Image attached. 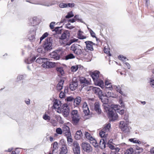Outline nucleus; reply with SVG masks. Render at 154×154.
<instances>
[{
	"label": "nucleus",
	"mask_w": 154,
	"mask_h": 154,
	"mask_svg": "<svg viewBox=\"0 0 154 154\" xmlns=\"http://www.w3.org/2000/svg\"><path fill=\"white\" fill-rule=\"evenodd\" d=\"M73 149L75 154H80V147L79 144L77 142H74Z\"/></svg>",
	"instance_id": "nucleus-8"
},
{
	"label": "nucleus",
	"mask_w": 154,
	"mask_h": 154,
	"mask_svg": "<svg viewBox=\"0 0 154 154\" xmlns=\"http://www.w3.org/2000/svg\"><path fill=\"white\" fill-rule=\"evenodd\" d=\"M49 68H53L55 66H56L57 65V63L53 62H48Z\"/></svg>",
	"instance_id": "nucleus-37"
},
{
	"label": "nucleus",
	"mask_w": 154,
	"mask_h": 154,
	"mask_svg": "<svg viewBox=\"0 0 154 154\" xmlns=\"http://www.w3.org/2000/svg\"><path fill=\"white\" fill-rule=\"evenodd\" d=\"M82 136V133L81 130L77 131L74 136L75 139L76 140H79L81 139Z\"/></svg>",
	"instance_id": "nucleus-16"
},
{
	"label": "nucleus",
	"mask_w": 154,
	"mask_h": 154,
	"mask_svg": "<svg viewBox=\"0 0 154 154\" xmlns=\"http://www.w3.org/2000/svg\"><path fill=\"white\" fill-rule=\"evenodd\" d=\"M67 8H73L75 6V4L74 3H67Z\"/></svg>",
	"instance_id": "nucleus-54"
},
{
	"label": "nucleus",
	"mask_w": 154,
	"mask_h": 154,
	"mask_svg": "<svg viewBox=\"0 0 154 154\" xmlns=\"http://www.w3.org/2000/svg\"><path fill=\"white\" fill-rule=\"evenodd\" d=\"M68 91V88L67 87H65L64 88V92L61 91L59 95V97L61 98H63L65 97V94L67 93Z\"/></svg>",
	"instance_id": "nucleus-20"
},
{
	"label": "nucleus",
	"mask_w": 154,
	"mask_h": 154,
	"mask_svg": "<svg viewBox=\"0 0 154 154\" xmlns=\"http://www.w3.org/2000/svg\"><path fill=\"white\" fill-rule=\"evenodd\" d=\"M59 6L61 8H67V3H61L59 4Z\"/></svg>",
	"instance_id": "nucleus-49"
},
{
	"label": "nucleus",
	"mask_w": 154,
	"mask_h": 154,
	"mask_svg": "<svg viewBox=\"0 0 154 154\" xmlns=\"http://www.w3.org/2000/svg\"><path fill=\"white\" fill-rule=\"evenodd\" d=\"M43 118L44 119L47 121H49L50 120V118L49 116L45 114L43 115Z\"/></svg>",
	"instance_id": "nucleus-50"
},
{
	"label": "nucleus",
	"mask_w": 154,
	"mask_h": 154,
	"mask_svg": "<svg viewBox=\"0 0 154 154\" xmlns=\"http://www.w3.org/2000/svg\"><path fill=\"white\" fill-rule=\"evenodd\" d=\"M150 153L151 154H154V147L150 149Z\"/></svg>",
	"instance_id": "nucleus-64"
},
{
	"label": "nucleus",
	"mask_w": 154,
	"mask_h": 154,
	"mask_svg": "<svg viewBox=\"0 0 154 154\" xmlns=\"http://www.w3.org/2000/svg\"><path fill=\"white\" fill-rule=\"evenodd\" d=\"M129 140L130 141L134 143H138L140 144L141 143L140 141L137 140L136 138L130 139Z\"/></svg>",
	"instance_id": "nucleus-32"
},
{
	"label": "nucleus",
	"mask_w": 154,
	"mask_h": 154,
	"mask_svg": "<svg viewBox=\"0 0 154 154\" xmlns=\"http://www.w3.org/2000/svg\"><path fill=\"white\" fill-rule=\"evenodd\" d=\"M72 121L75 124H77L79 121L80 117L78 115L74 116H72Z\"/></svg>",
	"instance_id": "nucleus-27"
},
{
	"label": "nucleus",
	"mask_w": 154,
	"mask_h": 154,
	"mask_svg": "<svg viewBox=\"0 0 154 154\" xmlns=\"http://www.w3.org/2000/svg\"><path fill=\"white\" fill-rule=\"evenodd\" d=\"M59 103H60V101H59L57 99H54V104L52 108L54 109H56L57 112L60 113L61 112V110L60 108V105L59 104Z\"/></svg>",
	"instance_id": "nucleus-7"
},
{
	"label": "nucleus",
	"mask_w": 154,
	"mask_h": 154,
	"mask_svg": "<svg viewBox=\"0 0 154 154\" xmlns=\"http://www.w3.org/2000/svg\"><path fill=\"white\" fill-rule=\"evenodd\" d=\"M66 100L68 102H70L74 100V98L70 96L67 97Z\"/></svg>",
	"instance_id": "nucleus-53"
},
{
	"label": "nucleus",
	"mask_w": 154,
	"mask_h": 154,
	"mask_svg": "<svg viewBox=\"0 0 154 154\" xmlns=\"http://www.w3.org/2000/svg\"><path fill=\"white\" fill-rule=\"evenodd\" d=\"M105 131L102 130L101 131L99 132V134L100 136L102 138H104L105 139L104 140H105V141H107V134H105Z\"/></svg>",
	"instance_id": "nucleus-22"
},
{
	"label": "nucleus",
	"mask_w": 154,
	"mask_h": 154,
	"mask_svg": "<svg viewBox=\"0 0 154 154\" xmlns=\"http://www.w3.org/2000/svg\"><path fill=\"white\" fill-rule=\"evenodd\" d=\"M46 60H47V58L39 57L36 60V61L37 63L41 64L44 63V62H45Z\"/></svg>",
	"instance_id": "nucleus-25"
},
{
	"label": "nucleus",
	"mask_w": 154,
	"mask_h": 154,
	"mask_svg": "<svg viewBox=\"0 0 154 154\" xmlns=\"http://www.w3.org/2000/svg\"><path fill=\"white\" fill-rule=\"evenodd\" d=\"M100 74V72L99 71H95L93 72H91L90 75L92 77L94 81L97 79L99 77Z\"/></svg>",
	"instance_id": "nucleus-9"
},
{
	"label": "nucleus",
	"mask_w": 154,
	"mask_h": 154,
	"mask_svg": "<svg viewBox=\"0 0 154 154\" xmlns=\"http://www.w3.org/2000/svg\"><path fill=\"white\" fill-rule=\"evenodd\" d=\"M78 86V83L77 81H73L70 85V88L72 91L75 90Z\"/></svg>",
	"instance_id": "nucleus-15"
},
{
	"label": "nucleus",
	"mask_w": 154,
	"mask_h": 154,
	"mask_svg": "<svg viewBox=\"0 0 154 154\" xmlns=\"http://www.w3.org/2000/svg\"><path fill=\"white\" fill-rule=\"evenodd\" d=\"M80 81L81 83L84 84L85 85H88L89 84V82L84 77L80 78Z\"/></svg>",
	"instance_id": "nucleus-28"
},
{
	"label": "nucleus",
	"mask_w": 154,
	"mask_h": 154,
	"mask_svg": "<svg viewBox=\"0 0 154 154\" xmlns=\"http://www.w3.org/2000/svg\"><path fill=\"white\" fill-rule=\"evenodd\" d=\"M110 128V124H108L103 128V130L105 131V132H108L109 131Z\"/></svg>",
	"instance_id": "nucleus-40"
},
{
	"label": "nucleus",
	"mask_w": 154,
	"mask_h": 154,
	"mask_svg": "<svg viewBox=\"0 0 154 154\" xmlns=\"http://www.w3.org/2000/svg\"><path fill=\"white\" fill-rule=\"evenodd\" d=\"M85 135L86 138L89 140L90 141L94 138L93 136L88 132L87 131H85Z\"/></svg>",
	"instance_id": "nucleus-29"
},
{
	"label": "nucleus",
	"mask_w": 154,
	"mask_h": 154,
	"mask_svg": "<svg viewBox=\"0 0 154 154\" xmlns=\"http://www.w3.org/2000/svg\"><path fill=\"white\" fill-rule=\"evenodd\" d=\"M118 57L120 60L123 61H125L126 59V58L123 57L122 55H120Z\"/></svg>",
	"instance_id": "nucleus-57"
},
{
	"label": "nucleus",
	"mask_w": 154,
	"mask_h": 154,
	"mask_svg": "<svg viewBox=\"0 0 154 154\" xmlns=\"http://www.w3.org/2000/svg\"><path fill=\"white\" fill-rule=\"evenodd\" d=\"M70 36V32L68 30H66L62 34L59 38L60 40H64L69 38Z\"/></svg>",
	"instance_id": "nucleus-11"
},
{
	"label": "nucleus",
	"mask_w": 154,
	"mask_h": 154,
	"mask_svg": "<svg viewBox=\"0 0 154 154\" xmlns=\"http://www.w3.org/2000/svg\"><path fill=\"white\" fill-rule=\"evenodd\" d=\"M90 32L92 37H93L96 38L95 33L92 30H90Z\"/></svg>",
	"instance_id": "nucleus-59"
},
{
	"label": "nucleus",
	"mask_w": 154,
	"mask_h": 154,
	"mask_svg": "<svg viewBox=\"0 0 154 154\" xmlns=\"http://www.w3.org/2000/svg\"><path fill=\"white\" fill-rule=\"evenodd\" d=\"M71 115L72 116H74L78 115V111L77 110H73L71 112Z\"/></svg>",
	"instance_id": "nucleus-52"
},
{
	"label": "nucleus",
	"mask_w": 154,
	"mask_h": 154,
	"mask_svg": "<svg viewBox=\"0 0 154 154\" xmlns=\"http://www.w3.org/2000/svg\"><path fill=\"white\" fill-rule=\"evenodd\" d=\"M77 40V39H71L70 41V42H68L67 40H61L60 42L61 44L64 46H66V45H70L72 43L76 42Z\"/></svg>",
	"instance_id": "nucleus-10"
},
{
	"label": "nucleus",
	"mask_w": 154,
	"mask_h": 154,
	"mask_svg": "<svg viewBox=\"0 0 154 154\" xmlns=\"http://www.w3.org/2000/svg\"><path fill=\"white\" fill-rule=\"evenodd\" d=\"M128 121L126 120H124L121 121L119 123V127L122 131L125 132L129 131L128 127Z\"/></svg>",
	"instance_id": "nucleus-4"
},
{
	"label": "nucleus",
	"mask_w": 154,
	"mask_h": 154,
	"mask_svg": "<svg viewBox=\"0 0 154 154\" xmlns=\"http://www.w3.org/2000/svg\"><path fill=\"white\" fill-rule=\"evenodd\" d=\"M94 109L98 114L101 113V110L100 107V105L98 103H96L94 104Z\"/></svg>",
	"instance_id": "nucleus-18"
},
{
	"label": "nucleus",
	"mask_w": 154,
	"mask_h": 154,
	"mask_svg": "<svg viewBox=\"0 0 154 154\" xmlns=\"http://www.w3.org/2000/svg\"><path fill=\"white\" fill-rule=\"evenodd\" d=\"M143 149L137 146L135 150V154H139L143 152Z\"/></svg>",
	"instance_id": "nucleus-31"
},
{
	"label": "nucleus",
	"mask_w": 154,
	"mask_h": 154,
	"mask_svg": "<svg viewBox=\"0 0 154 154\" xmlns=\"http://www.w3.org/2000/svg\"><path fill=\"white\" fill-rule=\"evenodd\" d=\"M150 85L152 87L154 88V76L150 79Z\"/></svg>",
	"instance_id": "nucleus-47"
},
{
	"label": "nucleus",
	"mask_w": 154,
	"mask_h": 154,
	"mask_svg": "<svg viewBox=\"0 0 154 154\" xmlns=\"http://www.w3.org/2000/svg\"><path fill=\"white\" fill-rule=\"evenodd\" d=\"M119 112L120 114L121 115H122L123 114L124 112V111L123 109H121V110H119L117 112Z\"/></svg>",
	"instance_id": "nucleus-63"
},
{
	"label": "nucleus",
	"mask_w": 154,
	"mask_h": 154,
	"mask_svg": "<svg viewBox=\"0 0 154 154\" xmlns=\"http://www.w3.org/2000/svg\"><path fill=\"white\" fill-rule=\"evenodd\" d=\"M74 18H75L76 19L78 20L79 21H81L82 20V19L79 17V15H76L74 17Z\"/></svg>",
	"instance_id": "nucleus-60"
},
{
	"label": "nucleus",
	"mask_w": 154,
	"mask_h": 154,
	"mask_svg": "<svg viewBox=\"0 0 154 154\" xmlns=\"http://www.w3.org/2000/svg\"><path fill=\"white\" fill-rule=\"evenodd\" d=\"M104 51L105 53L107 54L109 56H111V54L109 53V48L106 47H105Z\"/></svg>",
	"instance_id": "nucleus-45"
},
{
	"label": "nucleus",
	"mask_w": 154,
	"mask_h": 154,
	"mask_svg": "<svg viewBox=\"0 0 154 154\" xmlns=\"http://www.w3.org/2000/svg\"><path fill=\"white\" fill-rule=\"evenodd\" d=\"M81 98L79 97H77L75 99H74V104L76 106L79 105L81 101Z\"/></svg>",
	"instance_id": "nucleus-23"
},
{
	"label": "nucleus",
	"mask_w": 154,
	"mask_h": 154,
	"mask_svg": "<svg viewBox=\"0 0 154 154\" xmlns=\"http://www.w3.org/2000/svg\"><path fill=\"white\" fill-rule=\"evenodd\" d=\"M64 82V80H63L62 79L60 80L57 87V90L58 91H60L63 89Z\"/></svg>",
	"instance_id": "nucleus-19"
},
{
	"label": "nucleus",
	"mask_w": 154,
	"mask_h": 154,
	"mask_svg": "<svg viewBox=\"0 0 154 154\" xmlns=\"http://www.w3.org/2000/svg\"><path fill=\"white\" fill-rule=\"evenodd\" d=\"M66 27L67 28L71 29L74 28L73 26H72L70 23H68L66 25Z\"/></svg>",
	"instance_id": "nucleus-51"
},
{
	"label": "nucleus",
	"mask_w": 154,
	"mask_h": 154,
	"mask_svg": "<svg viewBox=\"0 0 154 154\" xmlns=\"http://www.w3.org/2000/svg\"><path fill=\"white\" fill-rule=\"evenodd\" d=\"M68 150L66 146L65 145H63L61 147V150L60 151V153L66 154Z\"/></svg>",
	"instance_id": "nucleus-30"
},
{
	"label": "nucleus",
	"mask_w": 154,
	"mask_h": 154,
	"mask_svg": "<svg viewBox=\"0 0 154 154\" xmlns=\"http://www.w3.org/2000/svg\"><path fill=\"white\" fill-rule=\"evenodd\" d=\"M114 87H115V89L117 91L119 92L121 94H122V91H121L119 86H115Z\"/></svg>",
	"instance_id": "nucleus-56"
},
{
	"label": "nucleus",
	"mask_w": 154,
	"mask_h": 154,
	"mask_svg": "<svg viewBox=\"0 0 154 154\" xmlns=\"http://www.w3.org/2000/svg\"><path fill=\"white\" fill-rule=\"evenodd\" d=\"M105 140L103 139L102 141L100 140V146L102 149H104L105 148L106 146L105 143Z\"/></svg>",
	"instance_id": "nucleus-35"
},
{
	"label": "nucleus",
	"mask_w": 154,
	"mask_h": 154,
	"mask_svg": "<svg viewBox=\"0 0 154 154\" xmlns=\"http://www.w3.org/2000/svg\"><path fill=\"white\" fill-rule=\"evenodd\" d=\"M58 148V143L57 142H54V143L53 147V150L52 152L54 151L55 150H56Z\"/></svg>",
	"instance_id": "nucleus-46"
},
{
	"label": "nucleus",
	"mask_w": 154,
	"mask_h": 154,
	"mask_svg": "<svg viewBox=\"0 0 154 154\" xmlns=\"http://www.w3.org/2000/svg\"><path fill=\"white\" fill-rule=\"evenodd\" d=\"M51 57L55 59L56 60H59L60 58L59 55L58 54L55 52H53L50 54Z\"/></svg>",
	"instance_id": "nucleus-24"
},
{
	"label": "nucleus",
	"mask_w": 154,
	"mask_h": 154,
	"mask_svg": "<svg viewBox=\"0 0 154 154\" xmlns=\"http://www.w3.org/2000/svg\"><path fill=\"white\" fill-rule=\"evenodd\" d=\"M92 139H91L90 141L91 143L95 147H97L98 146V143L96 140L94 138Z\"/></svg>",
	"instance_id": "nucleus-34"
},
{
	"label": "nucleus",
	"mask_w": 154,
	"mask_h": 154,
	"mask_svg": "<svg viewBox=\"0 0 154 154\" xmlns=\"http://www.w3.org/2000/svg\"><path fill=\"white\" fill-rule=\"evenodd\" d=\"M133 152L134 149L131 147L126 150L124 154H132Z\"/></svg>",
	"instance_id": "nucleus-36"
},
{
	"label": "nucleus",
	"mask_w": 154,
	"mask_h": 154,
	"mask_svg": "<svg viewBox=\"0 0 154 154\" xmlns=\"http://www.w3.org/2000/svg\"><path fill=\"white\" fill-rule=\"evenodd\" d=\"M82 108L84 113H85V115H88L90 111L88 107V105L86 102H85L83 103L82 106Z\"/></svg>",
	"instance_id": "nucleus-13"
},
{
	"label": "nucleus",
	"mask_w": 154,
	"mask_h": 154,
	"mask_svg": "<svg viewBox=\"0 0 154 154\" xmlns=\"http://www.w3.org/2000/svg\"><path fill=\"white\" fill-rule=\"evenodd\" d=\"M74 15L72 11L68 12L67 15L65 17L66 18H69L74 16Z\"/></svg>",
	"instance_id": "nucleus-43"
},
{
	"label": "nucleus",
	"mask_w": 154,
	"mask_h": 154,
	"mask_svg": "<svg viewBox=\"0 0 154 154\" xmlns=\"http://www.w3.org/2000/svg\"><path fill=\"white\" fill-rule=\"evenodd\" d=\"M105 96L106 97H112L115 98L116 96L112 93L108 92L107 94L105 95Z\"/></svg>",
	"instance_id": "nucleus-41"
},
{
	"label": "nucleus",
	"mask_w": 154,
	"mask_h": 154,
	"mask_svg": "<svg viewBox=\"0 0 154 154\" xmlns=\"http://www.w3.org/2000/svg\"><path fill=\"white\" fill-rule=\"evenodd\" d=\"M105 85L106 88L109 90H112L113 89V87L111 83L109 81L106 80L105 81Z\"/></svg>",
	"instance_id": "nucleus-21"
},
{
	"label": "nucleus",
	"mask_w": 154,
	"mask_h": 154,
	"mask_svg": "<svg viewBox=\"0 0 154 154\" xmlns=\"http://www.w3.org/2000/svg\"><path fill=\"white\" fill-rule=\"evenodd\" d=\"M94 82V84L96 85L99 86L102 88H104V82L101 80L97 79Z\"/></svg>",
	"instance_id": "nucleus-12"
},
{
	"label": "nucleus",
	"mask_w": 154,
	"mask_h": 154,
	"mask_svg": "<svg viewBox=\"0 0 154 154\" xmlns=\"http://www.w3.org/2000/svg\"><path fill=\"white\" fill-rule=\"evenodd\" d=\"M45 48L46 50H48L51 49L52 48V43H47L45 45Z\"/></svg>",
	"instance_id": "nucleus-33"
},
{
	"label": "nucleus",
	"mask_w": 154,
	"mask_h": 154,
	"mask_svg": "<svg viewBox=\"0 0 154 154\" xmlns=\"http://www.w3.org/2000/svg\"><path fill=\"white\" fill-rule=\"evenodd\" d=\"M104 108L107 112L109 117L113 120H116L118 118V116L115 111L117 112L120 109V106L118 105H113L111 106L110 108L107 104L104 105Z\"/></svg>",
	"instance_id": "nucleus-1"
},
{
	"label": "nucleus",
	"mask_w": 154,
	"mask_h": 154,
	"mask_svg": "<svg viewBox=\"0 0 154 154\" xmlns=\"http://www.w3.org/2000/svg\"><path fill=\"white\" fill-rule=\"evenodd\" d=\"M65 136H66L67 139L68 143L70 144H71L73 141V139L72 138L71 133H69V134Z\"/></svg>",
	"instance_id": "nucleus-26"
},
{
	"label": "nucleus",
	"mask_w": 154,
	"mask_h": 154,
	"mask_svg": "<svg viewBox=\"0 0 154 154\" xmlns=\"http://www.w3.org/2000/svg\"><path fill=\"white\" fill-rule=\"evenodd\" d=\"M49 62V61H48V60H46V62H45L44 63H43L42 65V67L45 69L49 68V67H49L48 64V62Z\"/></svg>",
	"instance_id": "nucleus-39"
},
{
	"label": "nucleus",
	"mask_w": 154,
	"mask_h": 154,
	"mask_svg": "<svg viewBox=\"0 0 154 154\" xmlns=\"http://www.w3.org/2000/svg\"><path fill=\"white\" fill-rule=\"evenodd\" d=\"M63 131L64 132L65 135H66L69 133H71L70 129L69 127L66 125H64L62 127Z\"/></svg>",
	"instance_id": "nucleus-17"
},
{
	"label": "nucleus",
	"mask_w": 154,
	"mask_h": 154,
	"mask_svg": "<svg viewBox=\"0 0 154 154\" xmlns=\"http://www.w3.org/2000/svg\"><path fill=\"white\" fill-rule=\"evenodd\" d=\"M75 57L74 55L72 54H70L66 57V60H68L69 59L74 58Z\"/></svg>",
	"instance_id": "nucleus-44"
},
{
	"label": "nucleus",
	"mask_w": 154,
	"mask_h": 154,
	"mask_svg": "<svg viewBox=\"0 0 154 154\" xmlns=\"http://www.w3.org/2000/svg\"><path fill=\"white\" fill-rule=\"evenodd\" d=\"M79 37L80 39H84L86 38V37L82 35L80 33L79 34Z\"/></svg>",
	"instance_id": "nucleus-58"
},
{
	"label": "nucleus",
	"mask_w": 154,
	"mask_h": 154,
	"mask_svg": "<svg viewBox=\"0 0 154 154\" xmlns=\"http://www.w3.org/2000/svg\"><path fill=\"white\" fill-rule=\"evenodd\" d=\"M56 132L58 134H61L63 133V131L60 128H58L56 129Z\"/></svg>",
	"instance_id": "nucleus-48"
},
{
	"label": "nucleus",
	"mask_w": 154,
	"mask_h": 154,
	"mask_svg": "<svg viewBox=\"0 0 154 154\" xmlns=\"http://www.w3.org/2000/svg\"><path fill=\"white\" fill-rule=\"evenodd\" d=\"M110 142H109L108 146L111 149L113 150L115 149V146L109 144Z\"/></svg>",
	"instance_id": "nucleus-61"
},
{
	"label": "nucleus",
	"mask_w": 154,
	"mask_h": 154,
	"mask_svg": "<svg viewBox=\"0 0 154 154\" xmlns=\"http://www.w3.org/2000/svg\"><path fill=\"white\" fill-rule=\"evenodd\" d=\"M85 43L86 45V48L89 50L93 51V46L94 44L91 42L87 41L85 42Z\"/></svg>",
	"instance_id": "nucleus-14"
},
{
	"label": "nucleus",
	"mask_w": 154,
	"mask_h": 154,
	"mask_svg": "<svg viewBox=\"0 0 154 154\" xmlns=\"http://www.w3.org/2000/svg\"><path fill=\"white\" fill-rule=\"evenodd\" d=\"M48 35L47 33L46 32L40 38V40L42 41V40L44 39L45 38L47 37Z\"/></svg>",
	"instance_id": "nucleus-55"
},
{
	"label": "nucleus",
	"mask_w": 154,
	"mask_h": 154,
	"mask_svg": "<svg viewBox=\"0 0 154 154\" xmlns=\"http://www.w3.org/2000/svg\"><path fill=\"white\" fill-rule=\"evenodd\" d=\"M90 88L92 90L93 92L95 94L98 96L103 102L106 103L108 102V100H106V101H104L103 100V99L104 98V96L103 94L102 90L99 88L92 86L90 87Z\"/></svg>",
	"instance_id": "nucleus-3"
},
{
	"label": "nucleus",
	"mask_w": 154,
	"mask_h": 154,
	"mask_svg": "<svg viewBox=\"0 0 154 154\" xmlns=\"http://www.w3.org/2000/svg\"><path fill=\"white\" fill-rule=\"evenodd\" d=\"M57 71L61 74L62 75H63L64 74V72L62 67H58L57 69Z\"/></svg>",
	"instance_id": "nucleus-38"
},
{
	"label": "nucleus",
	"mask_w": 154,
	"mask_h": 154,
	"mask_svg": "<svg viewBox=\"0 0 154 154\" xmlns=\"http://www.w3.org/2000/svg\"><path fill=\"white\" fill-rule=\"evenodd\" d=\"M71 50L73 51L75 54L79 55L82 54L83 49L81 46L77 44H74L72 45Z\"/></svg>",
	"instance_id": "nucleus-2"
},
{
	"label": "nucleus",
	"mask_w": 154,
	"mask_h": 154,
	"mask_svg": "<svg viewBox=\"0 0 154 154\" xmlns=\"http://www.w3.org/2000/svg\"><path fill=\"white\" fill-rule=\"evenodd\" d=\"M55 24L54 22H51L50 24V27L51 29H53L54 28V25Z\"/></svg>",
	"instance_id": "nucleus-62"
},
{
	"label": "nucleus",
	"mask_w": 154,
	"mask_h": 154,
	"mask_svg": "<svg viewBox=\"0 0 154 154\" xmlns=\"http://www.w3.org/2000/svg\"><path fill=\"white\" fill-rule=\"evenodd\" d=\"M65 117H67L69 114L70 109L68 105L66 103H64L62 106L61 112Z\"/></svg>",
	"instance_id": "nucleus-5"
},
{
	"label": "nucleus",
	"mask_w": 154,
	"mask_h": 154,
	"mask_svg": "<svg viewBox=\"0 0 154 154\" xmlns=\"http://www.w3.org/2000/svg\"><path fill=\"white\" fill-rule=\"evenodd\" d=\"M82 147L85 152H90L92 150V148L90 145L87 143L84 142L82 144Z\"/></svg>",
	"instance_id": "nucleus-6"
},
{
	"label": "nucleus",
	"mask_w": 154,
	"mask_h": 154,
	"mask_svg": "<svg viewBox=\"0 0 154 154\" xmlns=\"http://www.w3.org/2000/svg\"><path fill=\"white\" fill-rule=\"evenodd\" d=\"M80 65H77L72 66L71 68V70L72 72H75L78 69Z\"/></svg>",
	"instance_id": "nucleus-42"
}]
</instances>
